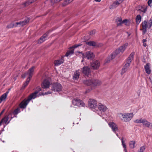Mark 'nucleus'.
I'll return each mask as SVG.
<instances>
[{
    "label": "nucleus",
    "mask_w": 152,
    "mask_h": 152,
    "mask_svg": "<svg viewBox=\"0 0 152 152\" xmlns=\"http://www.w3.org/2000/svg\"><path fill=\"white\" fill-rule=\"evenodd\" d=\"M148 3L149 6L152 7V0H148Z\"/></svg>",
    "instance_id": "49530a36"
},
{
    "label": "nucleus",
    "mask_w": 152,
    "mask_h": 152,
    "mask_svg": "<svg viewBox=\"0 0 152 152\" xmlns=\"http://www.w3.org/2000/svg\"><path fill=\"white\" fill-rule=\"evenodd\" d=\"M70 3L68 0H65L64 2L61 4V6L62 7H65Z\"/></svg>",
    "instance_id": "f704fd0d"
},
{
    "label": "nucleus",
    "mask_w": 152,
    "mask_h": 152,
    "mask_svg": "<svg viewBox=\"0 0 152 152\" xmlns=\"http://www.w3.org/2000/svg\"><path fill=\"white\" fill-rule=\"evenodd\" d=\"M127 20L126 19H125L123 21H122V24L127 22Z\"/></svg>",
    "instance_id": "603ef678"
},
{
    "label": "nucleus",
    "mask_w": 152,
    "mask_h": 152,
    "mask_svg": "<svg viewBox=\"0 0 152 152\" xmlns=\"http://www.w3.org/2000/svg\"><path fill=\"white\" fill-rule=\"evenodd\" d=\"M128 45L127 43H126L123 45L118 48L111 55V59L114 58L118 54L120 53H122L126 48Z\"/></svg>",
    "instance_id": "f03ea898"
},
{
    "label": "nucleus",
    "mask_w": 152,
    "mask_h": 152,
    "mask_svg": "<svg viewBox=\"0 0 152 152\" xmlns=\"http://www.w3.org/2000/svg\"><path fill=\"white\" fill-rule=\"evenodd\" d=\"M15 25L14 24L10 23V24L7 25L6 26V28H12L14 27H15Z\"/></svg>",
    "instance_id": "79ce46f5"
},
{
    "label": "nucleus",
    "mask_w": 152,
    "mask_h": 152,
    "mask_svg": "<svg viewBox=\"0 0 152 152\" xmlns=\"http://www.w3.org/2000/svg\"><path fill=\"white\" fill-rule=\"evenodd\" d=\"M96 2H99L101 1V0H94Z\"/></svg>",
    "instance_id": "13d9d810"
},
{
    "label": "nucleus",
    "mask_w": 152,
    "mask_h": 152,
    "mask_svg": "<svg viewBox=\"0 0 152 152\" xmlns=\"http://www.w3.org/2000/svg\"><path fill=\"white\" fill-rule=\"evenodd\" d=\"M69 2L70 3L72 2L74 0H68Z\"/></svg>",
    "instance_id": "bf43d9fd"
},
{
    "label": "nucleus",
    "mask_w": 152,
    "mask_h": 152,
    "mask_svg": "<svg viewBox=\"0 0 152 152\" xmlns=\"http://www.w3.org/2000/svg\"><path fill=\"white\" fill-rule=\"evenodd\" d=\"M149 123L146 119H144L142 124L143 126L148 127V126Z\"/></svg>",
    "instance_id": "473e14b6"
},
{
    "label": "nucleus",
    "mask_w": 152,
    "mask_h": 152,
    "mask_svg": "<svg viewBox=\"0 0 152 152\" xmlns=\"http://www.w3.org/2000/svg\"><path fill=\"white\" fill-rule=\"evenodd\" d=\"M28 4V3L27 2H26V3H25L24 4V6H26L28 5V4Z\"/></svg>",
    "instance_id": "6e6d98bb"
},
{
    "label": "nucleus",
    "mask_w": 152,
    "mask_h": 152,
    "mask_svg": "<svg viewBox=\"0 0 152 152\" xmlns=\"http://www.w3.org/2000/svg\"><path fill=\"white\" fill-rule=\"evenodd\" d=\"M143 43V46L145 47H146L147 46L146 43Z\"/></svg>",
    "instance_id": "4d7b16f0"
},
{
    "label": "nucleus",
    "mask_w": 152,
    "mask_h": 152,
    "mask_svg": "<svg viewBox=\"0 0 152 152\" xmlns=\"http://www.w3.org/2000/svg\"><path fill=\"white\" fill-rule=\"evenodd\" d=\"M83 83L85 85L88 86H91L93 87V79H89L85 80Z\"/></svg>",
    "instance_id": "aec40b11"
},
{
    "label": "nucleus",
    "mask_w": 152,
    "mask_h": 152,
    "mask_svg": "<svg viewBox=\"0 0 152 152\" xmlns=\"http://www.w3.org/2000/svg\"><path fill=\"white\" fill-rule=\"evenodd\" d=\"M80 73L79 71L77 70L73 76V79L75 80H77L79 77Z\"/></svg>",
    "instance_id": "a878e982"
},
{
    "label": "nucleus",
    "mask_w": 152,
    "mask_h": 152,
    "mask_svg": "<svg viewBox=\"0 0 152 152\" xmlns=\"http://www.w3.org/2000/svg\"><path fill=\"white\" fill-rule=\"evenodd\" d=\"M144 119L142 118L137 119L134 121V122L137 124L142 123Z\"/></svg>",
    "instance_id": "72a5a7b5"
},
{
    "label": "nucleus",
    "mask_w": 152,
    "mask_h": 152,
    "mask_svg": "<svg viewBox=\"0 0 152 152\" xmlns=\"http://www.w3.org/2000/svg\"><path fill=\"white\" fill-rule=\"evenodd\" d=\"M146 10H143V11H142V12L144 13H145L146 12Z\"/></svg>",
    "instance_id": "680f3d73"
},
{
    "label": "nucleus",
    "mask_w": 152,
    "mask_h": 152,
    "mask_svg": "<svg viewBox=\"0 0 152 152\" xmlns=\"http://www.w3.org/2000/svg\"><path fill=\"white\" fill-rule=\"evenodd\" d=\"M148 28H150L152 26V18H151L148 22Z\"/></svg>",
    "instance_id": "58836bf2"
},
{
    "label": "nucleus",
    "mask_w": 152,
    "mask_h": 152,
    "mask_svg": "<svg viewBox=\"0 0 152 152\" xmlns=\"http://www.w3.org/2000/svg\"><path fill=\"white\" fill-rule=\"evenodd\" d=\"M100 63L99 61L94 60L91 63V67L93 69H98L99 67Z\"/></svg>",
    "instance_id": "1a4fd4ad"
},
{
    "label": "nucleus",
    "mask_w": 152,
    "mask_h": 152,
    "mask_svg": "<svg viewBox=\"0 0 152 152\" xmlns=\"http://www.w3.org/2000/svg\"><path fill=\"white\" fill-rule=\"evenodd\" d=\"M28 102V98L26 100H23L19 104V107L20 108L24 109L25 108Z\"/></svg>",
    "instance_id": "ddd939ff"
},
{
    "label": "nucleus",
    "mask_w": 152,
    "mask_h": 152,
    "mask_svg": "<svg viewBox=\"0 0 152 152\" xmlns=\"http://www.w3.org/2000/svg\"><path fill=\"white\" fill-rule=\"evenodd\" d=\"M142 28L141 30L142 31V34H144L147 31L148 27V23L146 20L144 21L141 24Z\"/></svg>",
    "instance_id": "9b49d317"
},
{
    "label": "nucleus",
    "mask_w": 152,
    "mask_h": 152,
    "mask_svg": "<svg viewBox=\"0 0 152 152\" xmlns=\"http://www.w3.org/2000/svg\"><path fill=\"white\" fill-rule=\"evenodd\" d=\"M46 3L49 4V6L51 7L53 4L54 2L52 0H48L46 2Z\"/></svg>",
    "instance_id": "4c0bfd02"
},
{
    "label": "nucleus",
    "mask_w": 152,
    "mask_h": 152,
    "mask_svg": "<svg viewBox=\"0 0 152 152\" xmlns=\"http://www.w3.org/2000/svg\"><path fill=\"white\" fill-rule=\"evenodd\" d=\"M141 20V18L140 15H138L136 18V22L137 24H138L140 22Z\"/></svg>",
    "instance_id": "7c9ffc66"
},
{
    "label": "nucleus",
    "mask_w": 152,
    "mask_h": 152,
    "mask_svg": "<svg viewBox=\"0 0 152 152\" xmlns=\"http://www.w3.org/2000/svg\"><path fill=\"white\" fill-rule=\"evenodd\" d=\"M102 83V81L100 80L93 79V87L99 86Z\"/></svg>",
    "instance_id": "6ab92c4d"
},
{
    "label": "nucleus",
    "mask_w": 152,
    "mask_h": 152,
    "mask_svg": "<svg viewBox=\"0 0 152 152\" xmlns=\"http://www.w3.org/2000/svg\"><path fill=\"white\" fill-rule=\"evenodd\" d=\"M145 69L147 74H150L151 73V71L150 68L149 64H146L145 66Z\"/></svg>",
    "instance_id": "5701e85b"
},
{
    "label": "nucleus",
    "mask_w": 152,
    "mask_h": 152,
    "mask_svg": "<svg viewBox=\"0 0 152 152\" xmlns=\"http://www.w3.org/2000/svg\"><path fill=\"white\" fill-rule=\"evenodd\" d=\"M21 21L18 22H17L15 23V27H17L18 25H19L20 26H23V25L22 24Z\"/></svg>",
    "instance_id": "a18cd8bd"
},
{
    "label": "nucleus",
    "mask_w": 152,
    "mask_h": 152,
    "mask_svg": "<svg viewBox=\"0 0 152 152\" xmlns=\"http://www.w3.org/2000/svg\"><path fill=\"white\" fill-rule=\"evenodd\" d=\"M62 0H56V1H55V2L56 3L58 2H59L60 1H61Z\"/></svg>",
    "instance_id": "5fc2aeb1"
},
{
    "label": "nucleus",
    "mask_w": 152,
    "mask_h": 152,
    "mask_svg": "<svg viewBox=\"0 0 152 152\" xmlns=\"http://www.w3.org/2000/svg\"><path fill=\"white\" fill-rule=\"evenodd\" d=\"M51 84L50 80L48 79H46L42 82L41 86L43 88H49Z\"/></svg>",
    "instance_id": "0eeeda50"
},
{
    "label": "nucleus",
    "mask_w": 152,
    "mask_h": 152,
    "mask_svg": "<svg viewBox=\"0 0 152 152\" xmlns=\"http://www.w3.org/2000/svg\"><path fill=\"white\" fill-rule=\"evenodd\" d=\"M35 67L33 66L29 69V80L34 74Z\"/></svg>",
    "instance_id": "b1692460"
},
{
    "label": "nucleus",
    "mask_w": 152,
    "mask_h": 152,
    "mask_svg": "<svg viewBox=\"0 0 152 152\" xmlns=\"http://www.w3.org/2000/svg\"><path fill=\"white\" fill-rule=\"evenodd\" d=\"M138 96H140V91L139 92V93L138 94Z\"/></svg>",
    "instance_id": "052dcab7"
},
{
    "label": "nucleus",
    "mask_w": 152,
    "mask_h": 152,
    "mask_svg": "<svg viewBox=\"0 0 152 152\" xmlns=\"http://www.w3.org/2000/svg\"><path fill=\"white\" fill-rule=\"evenodd\" d=\"M37 90L36 91L34 92L32 94L29 96V102L32 99H34L37 96H39L41 95H47L51 94V92L50 91H48L45 92V93H42V94H38V92L41 90V88L40 87H37Z\"/></svg>",
    "instance_id": "7ed1b4c3"
},
{
    "label": "nucleus",
    "mask_w": 152,
    "mask_h": 152,
    "mask_svg": "<svg viewBox=\"0 0 152 152\" xmlns=\"http://www.w3.org/2000/svg\"><path fill=\"white\" fill-rule=\"evenodd\" d=\"M85 57L87 59L91 60L94 58V55L92 52L88 51L86 53Z\"/></svg>",
    "instance_id": "dca6fc26"
},
{
    "label": "nucleus",
    "mask_w": 152,
    "mask_h": 152,
    "mask_svg": "<svg viewBox=\"0 0 152 152\" xmlns=\"http://www.w3.org/2000/svg\"><path fill=\"white\" fill-rule=\"evenodd\" d=\"M110 127L111 128L112 131L115 133L118 131V127L117 125L115 123L111 122L108 124Z\"/></svg>",
    "instance_id": "2eb2a0df"
},
{
    "label": "nucleus",
    "mask_w": 152,
    "mask_h": 152,
    "mask_svg": "<svg viewBox=\"0 0 152 152\" xmlns=\"http://www.w3.org/2000/svg\"><path fill=\"white\" fill-rule=\"evenodd\" d=\"M145 149V146H143L140 147V150L138 151V152H143Z\"/></svg>",
    "instance_id": "37998d69"
},
{
    "label": "nucleus",
    "mask_w": 152,
    "mask_h": 152,
    "mask_svg": "<svg viewBox=\"0 0 152 152\" xmlns=\"http://www.w3.org/2000/svg\"><path fill=\"white\" fill-rule=\"evenodd\" d=\"M97 103L96 100L93 99H90L88 102L89 107L92 109H94L97 106Z\"/></svg>",
    "instance_id": "39448f33"
},
{
    "label": "nucleus",
    "mask_w": 152,
    "mask_h": 152,
    "mask_svg": "<svg viewBox=\"0 0 152 152\" xmlns=\"http://www.w3.org/2000/svg\"><path fill=\"white\" fill-rule=\"evenodd\" d=\"M81 45H82L80 44H78L75 45L74 46L72 47V48H71L70 49L67 51L64 56L67 57L72 55L74 53V50L72 48H77L78 47L81 46Z\"/></svg>",
    "instance_id": "9d476101"
},
{
    "label": "nucleus",
    "mask_w": 152,
    "mask_h": 152,
    "mask_svg": "<svg viewBox=\"0 0 152 152\" xmlns=\"http://www.w3.org/2000/svg\"><path fill=\"white\" fill-rule=\"evenodd\" d=\"M124 0H116L111 6L110 8L114 9L121 3Z\"/></svg>",
    "instance_id": "a211bd4d"
},
{
    "label": "nucleus",
    "mask_w": 152,
    "mask_h": 152,
    "mask_svg": "<svg viewBox=\"0 0 152 152\" xmlns=\"http://www.w3.org/2000/svg\"><path fill=\"white\" fill-rule=\"evenodd\" d=\"M95 30H93L90 31L89 33V34L91 35H93L95 34Z\"/></svg>",
    "instance_id": "de8ad7c7"
},
{
    "label": "nucleus",
    "mask_w": 152,
    "mask_h": 152,
    "mask_svg": "<svg viewBox=\"0 0 152 152\" xmlns=\"http://www.w3.org/2000/svg\"><path fill=\"white\" fill-rule=\"evenodd\" d=\"M62 87L61 84L58 83H55L52 86V89L54 91L59 92L61 91Z\"/></svg>",
    "instance_id": "423d86ee"
},
{
    "label": "nucleus",
    "mask_w": 152,
    "mask_h": 152,
    "mask_svg": "<svg viewBox=\"0 0 152 152\" xmlns=\"http://www.w3.org/2000/svg\"><path fill=\"white\" fill-rule=\"evenodd\" d=\"M63 57L61 59L55 60L54 62V64L55 66H58L62 64L64 62L63 58Z\"/></svg>",
    "instance_id": "4be33fe9"
},
{
    "label": "nucleus",
    "mask_w": 152,
    "mask_h": 152,
    "mask_svg": "<svg viewBox=\"0 0 152 152\" xmlns=\"http://www.w3.org/2000/svg\"><path fill=\"white\" fill-rule=\"evenodd\" d=\"M116 135H117V136H118V134H116Z\"/></svg>",
    "instance_id": "774afa93"
},
{
    "label": "nucleus",
    "mask_w": 152,
    "mask_h": 152,
    "mask_svg": "<svg viewBox=\"0 0 152 152\" xmlns=\"http://www.w3.org/2000/svg\"><path fill=\"white\" fill-rule=\"evenodd\" d=\"M134 54V52L132 53L128 58L127 61H130V62H131V61L133 58Z\"/></svg>",
    "instance_id": "c756f323"
},
{
    "label": "nucleus",
    "mask_w": 152,
    "mask_h": 152,
    "mask_svg": "<svg viewBox=\"0 0 152 152\" xmlns=\"http://www.w3.org/2000/svg\"><path fill=\"white\" fill-rule=\"evenodd\" d=\"M13 117H17V116L16 115H14V116Z\"/></svg>",
    "instance_id": "338daca9"
},
{
    "label": "nucleus",
    "mask_w": 152,
    "mask_h": 152,
    "mask_svg": "<svg viewBox=\"0 0 152 152\" xmlns=\"http://www.w3.org/2000/svg\"><path fill=\"white\" fill-rule=\"evenodd\" d=\"M48 33L46 32L45 34L40 38L39 39L38 41V44H41L45 41L48 35Z\"/></svg>",
    "instance_id": "f3484780"
},
{
    "label": "nucleus",
    "mask_w": 152,
    "mask_h": 152,
    "mask_svg": "<svg viewBox=\"0 0 152 152\" xmlns=\"http://www.w3.org/2000/svg\"><path fill=\"white\" fill-rule=\"evenodd\" d=\"M8 93L9 92L8 91H7L1 96L0 97V103H1L2 101L5 100L7 97Z\"/></svg>",
    "instance_id": "412c9836"
},
{
    "label": "nucleus",
    "mask_w": 152,
    "mask_h": 152,
    "mask_svg": "<svg viewBox=\"0 0 152 152\" xmlns=\"http://www.w3.org/2000/svg\"><path fill=\"white\" fill-rule=\"evenodd\" d=\"M115 22L118 26H120L122 24V20L121 18L118 17L116 19Z\"/></svg>",
    "instance_id": "393cba45"
},
{
    "label": "nucleus",
    "mask_w": 152,
    "mask_h": 152,
    "mask_svg": "<svg viewBox=\"0 0 152 152\" xmlns=\"http://www.w3.org/2000/svg\"><path fill=\"white\" fill-rule=\"evenodd\" d=\"M5 110V109H3L0 113V115H1Z\"/></svg>",
    "instance_id": "3c124183"
},
{
    "label": "nucleus",
    "mask_w": 152,
    "mask_h": 152,
    "mask_svg": "<svg viewBox=\"0 0 152 152\" xmlns=\"http://www.w3.org/2000/svg\"><path fill=\"white\" fill-rule=\"evenodd\" d=\"M146 39H143L142 40V42H143V43H145V42H146Z\"/></svg>",
    "instance_id": "864d4df0"
},
{
    "label": "nucleus",
    "mask_w": 152,
    "mask_h": 152,
    "mask_svg": "<svg viewBox=\"0 0 152 152\" xmlns=\"http://www.w3.org/2000/svg\"><path fill=\"white\" fill-rule=\"evenodd\" d=\"M28 22V18H27L24 21H21L22 24L23 25V26L25 25H26L27 24V23Z\"/></svg>",
    "instance_id": "ea45409f"
},
{
    "label": "nucleus",
    "mask_w": 152,
    "mask_h": 152,
    "mask_svg": "<svg viewBox=\"0 0 152 152\" xmlns=\"http://www.w3.org/2000/svg\"><path fill=\"white\" fill-rule=\"evenodd\" d=\"M135 142L134 141H132L130 142L129 144L130 147L132 148H134Z\"/></svg>",
    "instance_id": "e433bc0d"
},
{
    "label": "nucleus",
    "mask_w": 152,
    "mask_h": 152,
    "mask_svg": "<svg viewBox=\"0 0 152 152\" xmlns=\"http://www.w3.org/2000/svg\"><path fill=\"white\" fill-rule=\"evenodd\" d=\"M20 112V107H18L14 110L13 112V114L14 115H16Z\"/></svg>",
    "instance_id": "2f4dec72"
},
{
    "label": "nucleus",
    "mask_w": 152,
    "mask_h": 152,
    "mask_svg": "<svg viewBox=\"0 0 152 152\" xmlns=\"http://www.w3.org/2000/svg\"><path fill=\"white\" fill-rule=\"evenodd\" d=\"M148 126V127L149 128H150L152 129V123H149Z\"/></svg>",
    "instance_id": "8fccbe9b"
},
{
    "label": "nucleus",
    "mask_w": 152,
    "mask_h": 152,
    "mask_svg": "<svg viewBox=\"0 0 152 152\" xmlns=\"http://www.w3.org/2000/svg\"><path fill=\"white\" fill-rule=\"evenodd\" d=\"M86 44L90 46H99L96 42L93 41H91L90 42H86Z\"/></svg>",
    "instance_id": "bb28decb"
},
{
    "label": "nucleus",
    "mask_w": 152,
    "mask_h": 152,
    "mask_svg": "<svg viewBox=\"0 0 152 152\" xmlns=\"http://www.w3.org/2000/svg\"><path fill=\"white\" fill-rule=\"evenodd\" d=\"M138 10H147L148 6L147 5H139L138 6Z\"/></svg>",
    "instance_id": "cd10ccee"
},
{
    "label": "nucleus",
    "mask_w": 152,
    "mask_h": 152,
    "mask_svg": "<svg viewBox=\"0 0 152 152\" xmlns=\"http://www.w3.org/2000/svg\"><path fill=\"white\" fill-rule=\"evenodd\" d=\"M149 79H150V80L151 81V82H152V80H151V78H150V77L149 78Z\"/></svg>",
    "instance_id": "0e129e2a"
},
{
    "label": "nucleus",
    "mask_w": 152,
    "mask_h": 152,
    "mask_svg": "<svg viewBox=\"0 0 152 152\" xmlns=\"http://www.w3.org/2000/svg\"><path fill=\"white\" fill-rule=\"evenodd\" d=\"M11 115V113H9V114L6 115L0 122H1V124L2 122H3L6 124V125H7L10 122V120H9L8 122V121L9 118V116Z\"/></svg>",
    "instance_id": "4468645a"
},
{
    "label": "nucleus",
    "mask_w": 152,
    "mask_h": 152,
    "mask_svg": "<svg viewBox=\"0 0 152 152\" xmlns=\"http://www.w3.org/2000/svg\"><path fill=\"white\" fill-rule=\"evenodd\" d=\"M99 110L101 112H104L107 110L106 106L101 103H99L97 105Z\"/></svg>",
    "instance_id": "f8f14e48"
},
{
    "label": "nucleus",
    "mask_w": 152,
    "mask_h": 152,
    "mask_svg": "<svg viewBox=\"0 0 152 152\" xmlns=\"http://www.w3.org/2000/svg\"><path fill=\"white\" fill-rule=\"evenodd\" d=\"M121 142L123 147L124 148V152H127V151L126 149V146L125 143V141L123 140V138L121 139Z\"/></svg>",
    "instance_id": "c85d7f7f"
},
{
    "label": "nucleus",
    "mask_w": 152,
    "mask_h": 152,
    "mask_svg": "<svg viewBox=\"0 0 152 152\" xmlns=\"http://www.w3.org/2000/svg\"><path fill=\"white\" fill-rule=\"evenodd\" d=\"M28 77L27 78L26 82L24 83L23 86H22V87L21 88V89H24L27 85L28 83Z\"/></svg>",
    "instance_id": "a19ab883"
},
{
    "label": "nucleus",
    "mask_w": 152,
    "mask_h": 152,
    "mask_svg": "<svg viewBox=\"0 0 152 152\" xmlns=\"http://www.w3.org/2000/svg\"><path fill=\"white\" fill-rule=\"evenodd\" d=\"M131 62H130V61H127L125 65L124 66H126V67H127L129 68V66L130 65V64Z\"/></svg>",
    "instance_id": "c03bdc74"
},
{
    "label": "nucleus",
    "mask_w": 152,
    "mask_h": 152,
    "mask_svg": "<svg viewBox=\"0 0 152 152\" xmlns=\"http://www.w3.org/2000/svg\"><path fill=\"white\" fill-rule=\"evenodd\" d=\"M98 114L100 116H101L102 115V113H101V114H100L99 113Z\"/></svg>",
    "instance_id": "69168bd1"
},
{
    "label": "nucleus",
    "mask_w": 152,
    "mask_h": 152,
    "mask_svg": "<svg viewBox=\"0 0 152 152\" xmlns=\"http://www.w3.org/2000/svg\"><path fill=\"white\" fill-rule=\"evenodd\" d=\"M14 117H12V116H11V118H10V121L11 120V119H12Z\"/></svg>",
    "instance_id": "e2e57ef3"
},
{
    "label": "nucleus",
    "mask_w": 152,
    "mask_h": 152,
    "mask_svg": "<svg viewBox=\"0 0 152 152\" xmlns=\"http://www.w3.org/2000/svg\"><path fill=\"white\" fill-rule=\"evenodd\" d=\"M118 116L123 121L127 122L130 121L133 118L134 114L133 113H119Z\"/></svg>",
    "instance_id": "f257e3e1"
},
{
    "label": "nucleus",
    "mask_w": 152,
    "mask_h": 152,
    "mask_svg": "<svg viewBox=\"0 0 152 152\" xmlns=\"http://www.w3.org/2000/svg\"><path fill=\"white\" fill-rule=\"evenodd\" d=\"M28 73H25L21 75V77L22 78H24L25 77H26V76L28 75Z\"/></svg>",
    "instance_id": "09e8293b"
},
{
    "label": "nucleus",
    "mask_w": 152,
    "mask_h": 152,
    "mask_svg": "<svg viewBox=\"0 0 152 152\" xmlns=\"http://www.w3.org/2000/svg\"><path fill=\"white\" fill-rule=\"evenodd\" d=\"M82 72L85 75L87 76L90 75L91 73V70L90 67L87 66H85L81 69Z\"/></svg>",
    "instance_id": "6e6552de"
},
{
    "label": "nucleus",
    "mask_w": 152,
    "mask_h": 152,
    "mask_svg": "<svg viewBox=\"0 0 152 152\" xmlns=\"http://www.w3.org/2000/svg\"><path fill=\"white\" fill-rule=\"evenodd\" d=\"M128 68L126 67L125 66H124L123 68L122 69V71L121 72V75H123L124 73L128 69Z\"/></svg>",
    "instance_id": "c9c22d12"
},
{
    "label": "nucleus",
    "mask_w": 152,
    "mask_h": 152,
    "mask_svg": "<svg viewBox=\"0 0 152 152\" xmlns=\"http://www.w3.org/2000/svg\"><path fill=\"white\" fill-rule=\"evenodd\" d=\"M72 104L74 106L78 107H85V103L82 100L79 99H75L72 101Z\"/></svg>",
    "instance_id": "20e7f679"
}]
</instances>
